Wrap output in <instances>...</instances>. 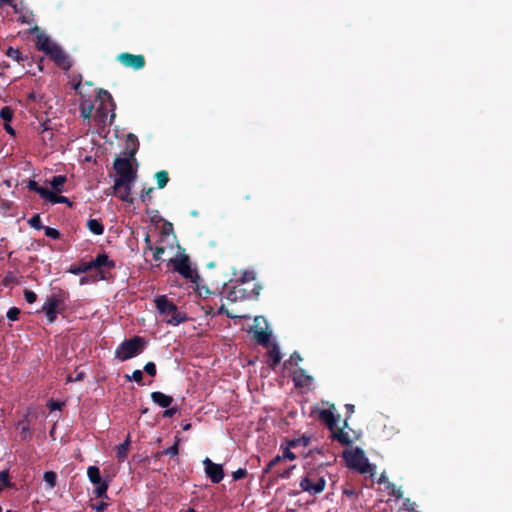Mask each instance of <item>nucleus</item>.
I'll list each match as a JSON object with an SVG mask.
<instances>
[{"instance_id": "f257e3e1", "label": "nucleus", "mask_w": 512, "mask_h": 512, "mask_svg": "<svg viewBox=\"0 0 512 512\" xmlns=\"http://www.w3.org/2000/svg\"><path fill=\"white\" fill-rule=\"evenodd\" d=\"M317 413L319 419L329 428L333 440L341 445L349 446L351 439L347 419H341L335 406L331 404L327 408L318 409Z\"/></svg>"}, {"instance_id": "f03ea898", "label": "nucleus", "mask_w": 512, "mask_h": 512, "mask_svg": "<svg viewBox=\"0 0 512 512\" xmlns=\"http://www.w3.org/2000/svg\"><path fill=\"white\" fill-rule=\"evenodd\" d=\"M66 180L67 178L64 175L54 176L49 182L52 190L46 187H41L36 181L31 180L28 183V188L32 191H35L41 196V198L52 204L68 203L69 201L66 197L58 195L59 193L63 192V187Z\"/></svg>"}, {"instance_id": "7ed1b4c3", "label": "nucleus", "mask_w": 512, "mask_h": 512, "mask_svg": "<svg viewBox=\"0 0 512 512\" xmlns=\"http://www.w3.org/2000/svg\"><path fill=\"white\" fill-rule=\"evenodd\" d=\"M154 302L163 321L167 324L177 326L184 321V314L179 312L177 307L165 295L156 297Z\"/></svg>"}, {"instance_id": "20e7f679", "label": "nucleus", "mask_w": 512, "mask_h": 512, "mask_svg": "<svg viewBox=\"0 0 512 512\" xmlns=\"http://www.w3.org/2000/svg\"><path fill=\"white\" fill-rule=\"evenodd\" d=\"M98 100L100 101V105L96 110V117L99 119V122L103 125L112 123L115 118V104L112 96L107 91L100 90L98 93Z\"/></svg>"}, {"instance_id": "39448f33", "label": "nucleus", "mask_w": 512, "mask_h": 512, "mask_svg": "<svg viewBox=\"0 0 512 512\" xmlns=\"http://www.w3.org/2000/svg\"><path fill=\"white\" fill-rule=\"evenodd\" d=\"M144 349V340L135 336L122 342L115 350V357L120 361H126L139 355Z\"/></svg>"}, {"instance_id": "423d86ee", "label": "nucleus", "mask_w": 512, "mask_h": 512, "mask_svg": "<svg viewBox=\"0 0 512 512\" xmlns=\"http://www.w3.org/2000/svg\"><path fill=\"white\" fill-rule=\"evenodd\" d=\"M376 465L369 462L364 450L359 447H354V471L360 474H368L371 481L374 482L376 475Z\"/></svg>"}, {"instance_id": "0eeeda50", "label": "nucleus", "mask_w": 512, "mask_h": 512, "mask_svg": "<svg viewBox=\"0 0 512 512\" xmlns=\"http://www.w3.org/2000/svg\"><path fill=\"white\" fill-rule=\"evenodd\" d=\"M299 486L304 492L316 495L324 490L326 481L323 477H319L315 473L309 472L300 480Z\"/></svg>"}, {"instance_id": "6e6552de", "label": "nucleus", "mask_w": 512, "mask_h": 512, "mask_svg": "<svg viewBox=\"0 0 512 512\" xmlns=\"http://www.w3.org/2000/svg\"><path fill=\"white\" fill-rule=\"evenodd\" d=\"M87 476L95 486V495L98 498L107 497L108 483L101 478L99 468L97 466H89L87 469Z\"/></svg>"}, {"instance_id": "1a4fd4ad", "label": "nucleus", "mask_w": 512, "mask_h": 512, "mask_svg": "<svg viewBox=\"0 0 512 512\" xmlns=\"http://www.w3.org/2000/svg\"><path fill=\"white\" fill-rule=\"evenodd\" d=\"M64 305V297L61 293L53 294L43 305V311L49 323H53L57 317L59 309Z\"/></svg>"}, {"instance_id": "9d476101", "label": "nucleus", "mask_w": 512, "mask_h": 512, "mask_svg": "<svg viewBox=\"0 0 512 512\" xmlns=\"http://www.w3.org/2000/svg\"><path fill=\"white\" fill-rule=\"evenodd\" d=\"M114 169L119 175L115 181L133 182L136 178V172L133 170L129 159H117L114 162Z\"/></svg>"}, {"instance_id": "9b49d317", "label": "nucleus", "mask_w": 512, "mask_h": 512, "mask_svg": "<svg viewBox=\"0 0 512 512\" xmlns=\"http://www.w3.org/2000/svg\"><path fill=\"white\" fill-rule=\"evenodd\" d=\"M170 262L173 265L175 271L181 274L186 279H193L194 272L191 268L189 258L184 254H179L175 258L171 259Z\"/></svg>"}, {"instance_id": "f8f14e48", "label": "nucleus", "mask_w": 512, "mask_h": 512, "mask_svg": "<svg viewBox=\"0 0 512 512\" xmlns=\"http://www.w3.org/2000/svg\"><path fill=\"white\" fill-rule=\"evenodd\" d=\"M266 328V320L263 317H256L251 329L255 333L257 341L263 345H268L270 339V333L266 331Z\"/></svg>"}, {"instance_id": "ddd939ff", "label": "nucleus", "mask_w": 512, "mask_h": 512, "mask_svg": "<svg viewBox=\"0 0 512 512\" xmlns=\"http://www.w3.org/2000/svg\"><path fill=\"white\" fill-rule=\"evenodd\" d=\"M205 466V473L213 483H219L223 477L224 472L220 464L213 463L209 458L203 460Z\"/></svg>"}, {"instance_id": "4468645a", "label": "nucleus", "mask_w": 512, "mask_h": 512, "mask_svg": "<svg viewBox=\"0 0 512 512\" xmlns=\"http://www.w3.org/2000/svg\"><path fill=\"white\" fill-rule=\"evenodd\" d=\"M118 60L126 67L134 69H141L145 65V60L142 55H133L129 53H122L118 56Z\"/></svg>"}, {"instance_id": "2eb2a0df", "label": "nucleus", "mask_w": 512, "mask_h": 512, "mask_svg": "<svg viewBox=\"0 0 512 512\" xmlns=\"http://www.w3.org/2000/svg\"><path fill=\"white\" fill-rule=\"evenodd\" d=\"M132 183L133 182L115 181L114 192L120 200L130 203L132 202V198L130 197Z\"/></svg>"}, {"instance_id": "dca6fc26", "label": "nucleus", "mask_w": 512, "mask_h": 512, "mask_svg": "<svg viewBox=\"0 0 512 512\" xmlns=\"http://www.w3.org/2000/svg\"><path fill=\"white\" fill-rule=\"evenodd\" d=\"M34 31L38 33L36 41L37 48L49 55L57 45L46 34L40 33L38 27H35Z\"/></svg>"}, {"instance_id": "f3484780", "label": "nucleus", "mask_w": 512, "mask_h": 512, "mask_svg": "<svg viewBox=\"0 0 512 512\" xmlns=\"http://www.w3.org/2000/svg\"><path fill=\"white\" fill-rule=\"evenodd\" d=\"M51 59L55 61V63L61 67L62 69H69L71 66L70 60L67 57V55L59 48V46H56L51 53L49 54Z\"/></svg>"}, {"instance_id": "a211bd4d", "label": "nucleus", "mask_w": 512, "mask_h": 512, "mask_svg": "<svg viewBox=\"0 0 512 512\" xmlns=\"http://www.w3.org/2000/svg\"><path fill=\"white\" fill-rule=\"evenodd\" d=\"M151 399L154 403L163 408L169 407L173 402V398L171 396L158 391L151 393Z\"/></svg>"}, {"instance_id": "6ab92c4d", "label": "nucleus", "mask_w": 512, "mask_h": 512, "mask_svg": "<svg viewBox=\"0 0 512 512\" xmlns=\"http://www.w3.org/2000/svg\"><path fill=\"white\" fill-rule=\"evenodd\" d=\"M293 379L297 386H309L313 383V378L307 375L303 369L295 371Z\"/></svg>"}, {"instance_id": "aec40b11", "label": "nucleus", "mask_w": 512, "mask_h": 512, "mask_svg": "<svg viewBox=\"0 0 512 512\" xmlns=\"http://www.w3.org/2000/svg\"><path fill=\"white\" fill-rule=\"evenodd\" d=\"M91 269L100 268L103 266L113 267L114 263L109 260L106 254H99L95 259L89 261Z\"/></svg>"}, {"instance_id": "412c9836", "label": "nucleus", "mask_w": 512, "mask_h": 512, "mask_svg": "<svg viewBox=\"0 0 512 512\" xmlns=\"http://www.w3.org/2000/svg\"><path fill=\"white\" fill-rule=\"evenodd\" d=\"M138 140L135 135L129 134L126 140V150L128 155L132 158L138 150Z\"/></svg>"}, {"instance_id": "4be33fe9", "label": "nucleus", "mask_w": 512, "mask_h": 512, "mask_svg": "<svg viewBox=\"0 0 512 512\" xmlns=\"http://www.w3.org/2000/svg\"><path fill=\"white\" fill-rule=\"evenodd\" d=\"M87 227L95 235L103 234L104 227L97 219L88 220Z\"/></svg>"}, {"instance_id": "5701e85b", "label": "nucleus", "mask_w": 512, "mask_h": 512, "mask_svg": "<svg viewBox=\"0 0 512 512\" xmlns=\"http://www.w3.org/2000/svg\"><path fill=\"white\" fill-rule=\"evenodd\" d=\"M269 357L271 360L270 365L275 367L282 359V355L280 352V348L275 344L269 352Z\"/></svg>"}, {"instance_id": "b1692460", "label": "nucleus", "mask_w": 512, "mask_h": 512, "mask_svg": "<svg viewBox=\"0 0 512 512\" xmlns=\"http://www.w3.org/2000/svg\"><path fill=\"white\" fill-rule=\"evenodd\" d=\"M91 270L89 262L81 263L79 265H73L69 268V272L74 275H78Z\"/></svg>"}, {"instance_id": "393cba45", "label": "nucleus", "mask_w": 512, "mask_h": 512, "mask_svg": "<svg viewBox=\"0 0 512 512\" xmlns=\"http://www.w3.org/2000/svg\"><path fill=\"white\" fill-rule=\"evenodd\" d=\"M81 115L84 119H90L93 112V105L90 101H83L80 106Z\"/></svg>"}, {"instance_id": "a878e982", "label": "nucleus", "mask_w": 512, "mask_h": 512, "mask_svg": "<svg viewBox=\"0 0 512 512\" xmlns=\"http://www.w3.org/2000/svg\"><path fill=\"white\" fill-rule=\"evenodd\" d=\"M129 445H130V440H129V438H127L122 444H120L117 447V457L119 460H123L126 458V455H127L128 449H129Z\"/></svg>"}, {"instance_id": "bb28decb", "label": "nucleus", "mask_w": 512, "mask_h": 512, "mask_svg": "<svg viewBox=\"0 0 512 512\" xmlns=\"http://www.w3.org/2000/svg\"><path fill=\"white\" fill-rule=\"evenodd\" d=\"M155 179L158 187L163 188L168 182V174L166 171H159L155 174Z\"/></svg>"}, {"instance_id": "cd10ccee", "label": "nucleus", "mask_w": 512, "mask_h": 512, "mask_svg": "<svg viewBox=\"0 0 512 512\" xmlns=\"http://www.w3.org/2000/svg\"><path fill=\"white\" fill-rule=\"evenodd\" d=\"M309 443V438L303 436L301 438H298V439H293L291 441L288 442V445L289 447H292V448H296L298 446H307Z\"/></svg>"}, {"instance_id": "c85d7f7f", "label": "nucleus", "mask_w": 512, "mask_h": 512, "mask_svg": "<svg viewBox=\"0 0 512 512\" xmlns=\"http://www.w3.org/2000/svg\"><path fill=\"white\" fill-rule=\"evenodd\" d=\"M0 117L5 123H9L13 118V111L9 107H3L0 111Z\"/></svg>"}, {"instance_id": "c756f323", "label": "nucleus", "mask_w": 512, "mask_h": 512, "mask_svg": "<svg viewBox=\"0 0 512 512\" xmlns=\"http://www.w3.org/2000/svg\"><path fill=\"white\" fill-rule=\"evenodd\" d=\"M282 450H283V453H282V459L284 460H289V461H293L296 459V455L291 451V448L292 447H289V445L287 444L286 447H284L283 445L281 446Z\"/></svg>"}, {"instance_id": "7c9ffc66", "label": "nucleus", "mask_w": 512, "mask_h": 512, "mask_svg": "<svg viewBox=\"0 0 512 512\" xmlns=\"http://www.w3.org/2000/svg\"><path fill=\"white\" fill-rule=\"evenodd\" d=\"M44 481L48 484L50 488L55 486L56 483V474L52 471H47L44 473Z\"/></svg>"}, {"instance_id": "2f4dec72", "label": "nucleus", "mask_w": 512, "mask_h": 512, "mask_svg": "<svg viewBox=\"0 0 512 512\" xmlns=\"http://www.w3.org/2000/svg\"><path fill=\"white\" fill-rule=\"evenodd\" d=\"M7 56L15 61H21L22 60V54L18 49H14L12 47L8 48L7 50Z\"/></svg>"}, {"instance_id": "473e14b6", "label": "nucleus", "mask_w": 512, "mask_h": 512, "mask_svg": "<svg viewBox=\"0 0 512 512\" xmlns=\"http://www.w3.org/2000/svg\"><path fill=\"white\" fill-rule=\"evenodd\" d=\"M151 252H153L154 260L160 261L162 259L163 254L165 253V248L164 246H156L155 248L153 247V250Z\"/></svg>"}, {"instance_id": "72a5a7b5", "label": "nucleus", "mask_w": 512, "mask_h": 512, "mask_svg": "<svg viewBox=\"0 0 512 512\" xmlns=\"http://www.w3.org/2000/svg\"><path fill=\"white\" fill-rule=\"evenodd\" d=\"M129 381H135L137 383H141L143 379V373L141 370H135L131 376H126Z\"/></svg>"}, {"instance_id": "f704fd0d", "label": "nucleus", "mask_w": 512, "mask_h": 512, "mask_svg": "<svg viewBox=\"0 0 512 512\" xmlns=\"http://www.w3.org/2000/svg\"><path fill=\"white\" fill-rule=\"evenodd\" d=\"M45 235L47 237H50L52 239H58L60 236V233L57 229L51 228V227H44Z\"/></svg>"}, {"instance_id": "c9c22d12", "label": "nucleus", "mask_w": 512, "mask_h": 512, "mask_svg": "<svg viewBox=\"0 0 512 512\" xmlns=\"http://www.w3.org/2000/svg\"><path fill=\"white\" fill-rule=\"evenodd\" d=\"M20 314V310L16 307H12L7 311V318L11 321H15L18 319Z\"/></svg>"}, {"instance_id": "e433bc0d", "label": "nucleus", "mask_w": 512, "mask_h": 512, "mask_svg": "<svg viewBox=\"0 0 512 512\" xmlns=\"http://www.w3.org/2000/svg\"><path fill=\"white\" fill-rule=\"evenodd\" d=\"M343 458L345 460V463L348 468L352 467V450L350 448H347L343 452Z\"/></svg>"}, {"instance_id": "4c0bfd02", "label": "nucleus", "mask_w": 512, "mask_h": 512, "mask_svg": "<svg viewBox=\"0 0 512 512\" xmlns=\"http://www.w3.org/2000/svg\"><path fill=\"white\" fill-rule=\"evenodd\" d=\"M144 371L152 377L155 376L156 375L155 364L153 362L146 363V365L144 366Z\"/></svg>"}, {"instance_id": "58836bf2", "label": "nucleus", "mask_w": 512, "mask_h": 512, "mask_svg": "<svg viewBox=\"0 0 512 512\" xmlns=\"http://www.w3.org/2000/svg\"><path fill=\"white\" fill-rule=\"evenodd\" d=\"M29 224L36 228V229H41L42 228V225H41V219H40V216L39 215H34L30 220H29Z\"/></svg>"}, {"instance_id": "ea45409f", "label": "nucleus", "mask_w": 512, "mask_h": 512, "mask_svg": "<svg viewBox=\"0 0 512 512\" xmlns=\"http://www.w3.org/2000/svg\"><path fill=\"white\" fill-rule=\"evenodd\" d=\"M24 296H25V300L30 304L34 303L37 298V295L31 290H25Z\"/></svg>"}, {"instance_id": "a19ab883", "label": "nucleus", "mask_w": 512, "mask_h": 512, "mask_svg": "<svg viewBox=\"0 0 512 512\" xmlns=\"http://www.w3.org/2000/svg\"><path fill=\"white\" fill-rule=\"evenodd\" d=\"M246 475H247V470L239 468L233 472L232 477L234 480H240V479L246 477Z\"/></svg>"}, {"instance_id": "79ce46f5", "label": "nucleus", "mask_w": 512, "mask_h": 512, "mask_svg": "<svg viewBox=\"0 0 512 512\" xmlns=\"http://www.w3.org/2000/svg\"><path fill=\"white\" fill-rule=\"evenodd\" d=\"M153 191V188H148V189H143L142 192H141V200L143 202H146L148 201L150 198H151V192Z\"/></svg>"}, {"instance_id": "37998d69", "label": "nucleus", "mask_w": 512, "mask_h": 512, "mask_svg": "<svg viewBox=\"0 0 512 512\" xmlns=\"http://www.w3.org/2000/svg\"><path fill=\"white\" fill-rule=\"evenodd\" d=\"M255 279V274L253 271H246L242 275V281L248 282Z\"/></svg>"}, {"instance_id": "c03bdc74", "label": "nucleus", "mask_w": 512, "mask_h": 512, "mask_svg": "<svg viewBox=\"0 0 512 512\" xmlns=\"http://www.w3.org/2000/svg\"><path fill=\"white\" fill-rule=\"evenodd\" d=\"M84 376H85L84 372H82V371L78 372L75 377L68 376L67 382L82 381L84 379Z\"/></svg>"}, {"instance_id": "a18cd8bd", "label": "nucleus", "mask_w": 512, "mask_h": 512, "mask_svg": "<svg viewBox=\"0 0 512 512\" xmlns=\"http://www.w3.org/2000/svg\"><path fill=\"white\" fill-rule=\"evenodd\" d=\"M165 453L169 454L170 456H176L178 454V443H175L173 446L166 449Z\"/></svg>"}, {"instance_id": "49530a36", "label": "nucleus", "mask_w": 512, "mask_h": 512, "mask_svg": "<svg viewBox=\"0 0 512 512\" xmlns=\"http://www.w3.org/2000/svg\"><path fill=\"white\" fill-rule=\"evenodd\" d=\"M282 455H277L274 457L270 463L268 464L267 470L272 469L276 464H278L280 461H282Z\"/></svg>"}, {"instance_id": "de8ad7c7", "label": "nucleus", "mask_w": 512, "mask_h": 512, "mask_svg": "<svg viewBox=\"0 0 512 512\" xmlns=\"http://www.w3.org/2000/svg\"><path fill=\"white\" fill-rule=\"evenodd\" d=\"M296 466L295 465H292L290 466L288 469H286L285 471H283L282 473L279 474V477L283 478V479H288L291 475V472L292 470L295 468Z\"/></svg>"}, {"instance_id": "09e8293b", "label": "nucleus", "mask_w": 512, "mask_h": 512, "mask_svg": "<svg viewBox=\"0 0 512 512\" xmlns=\"http://www.w3.org/2000/svg\"><path fill=\"white\" fill-rule=\"evenodd\" d=\"M178 409L176 407L168 408L164 411L163 416L164 417H172L177 413Z\"/></svg>"}, {"instance_id": "8fccbe9b", "label": "nucleus", "mask_w": 512, "mask_h": 512, "mask_svg": "<svg viewBox=\"0 0 512 512\" xmlns=\"http://www.w3.org/2000/svg\"><path fill=\"white\" fill-rule=\"evenodd\" d=\"M0 484L8 485V473L6 471H0Z\"/></svg>"}, {"instance_id": "3c124183", "label": "nucleus", "mask_w": 512, "mask_h": 512, "mask_svg": "<svg viewBox=\"0 0 512 512\" xmlns=\"http://www.w3.org/2000/svg\"><path fill=\"white\" fill-rule=\"evenodd\" d=\"M21 425V433L24 438H27L30 435V428L28 425L20 424Z\"/></svg>"}, {"instance_id": "603ef678", "label": "nucleus", "mask_w": 512, "mask_h": 512, "mask_svg": "<svg viewBox=\"0 0 512 512\" xmlns=\"http://www.w3.org/2000/svg\"><path fill=\"white\" fill-rule=\"evenodd\" d=\"M387 488H391L392 489V495L393 496H395L397 498L402 497V493L399 490L398 491L395 490V485L394 484L388 483Z\"/></svg>"}, {"instance_id": "864d4df0", "label": "nucleus", "mask_w": 512, "mask_h": 512, "mask_svg": "<svg viewBox=\"0 0 512 512\" xmlns=\"http://www.w3.org/2000/svg\"><path fill=\"white\" fill-rule=\"evenodd\" d=\"M48 406H49L50 410L54 411V410L60 409L61 406H62V403L55 402V401H50L48 403Z\"/></svg>"}, {"instance_id": "5fc2aeb1", "label": "nucleus", "mask_w": 512, "mask_h": 512, "mask_svg": "<svg viewBox=\"0 0 512 512\" xmlns=\"http://www.w3.org/2000/svg\"><path fill=\"white\" fill-rule=\"evenodd\" d=\"M107 507L105 502H100L94 506L97 512H102Z\"/></svg>"}, {"instance_id": "6e6d98bb", "label": "nucleus", "mask_w": 512, "mask_h": 512, "mask_svg": "<svg viewBox=\"0 0 512 512\" xmlns=\"http://www.w3.org/2000/svg\"><path fill=\"white\" fill-rule=\"evenodd\" d=\"M290 361L291 362H295V363H298L299 361H302V358L301 356L298 354V353H293L290 357Z\"/></svg>"}, {"instance_id": "4d7b16f0", "label": "nucleus", "mask_w": 512, "mask_h": 512, "mask_svg": "<svg viewBox=\"0 0 512 512\" xmlns=\"http://www.w3.org/2000/svg\"><path fill=\"white\" fill-rule=\"evenodd\" d=\"M4 128L10 135L15 134L14 129L9 125V123H5Z\"/></svg>"}, {"instance_id": "13d9d810", "label": "nucleus", "mask_w": 512, "mask_h": 512, "mask_svg": "<svg viewBox=\"0 0 512 512\" xmlns=\"http://www.w3.org/2000/svg\"><path fill=\"white\" fill-rule=\"evenodd\" d=\"M145 242L147 244V247H146L145 251L146 250L152 251L153 250V246L151 245L150 238H149L148 235L145 238Z\"/></svg>"}, {"instance_id": "bf43d9fd", "label": "nucleus", "mask_w": 512, "mask_h": 512, "mask_svg": "<svg viewBox=\"0 0 512 512\" xmlns=\"http://www.w3.org/2000/svg\"><path fill=\"white\" fill-rule=\"evenodd\" d=\"M385 482H386V475H385V473L383 472V473L379 476V478L377 479V483H379V484H383V483H385Z\"/></svg>"}, {"instance_id": "052dcab7", "label": "nucleus", "mask_w": 512, "mask_h": 512, "mask_svg": "<svg viewBox=\"0 0 512 512\" xmlns=\"http://www.w3.org/2000/svg\"><path fill=\"white\" fill-rule=\"evenodd\" d=\"M86 283H88V278H87V277H82V278H80V284H81V285H84V284H86Z\"/></svg>"}, {"instance_id": "680f3d73", "label": "nucleus", "mask_w": 512, "mask_h": 512, "mask_svg": "<svg viewBox=\"0 0 512 512\" xmlns=\"http://www.w3.org/2000/svg\"><path fill=\"white\" fill-rule=\"evenodd\" d=\"M190 427H191V424H189V423H188V424H185V425L183 426V429H184V430H189V429H190Z\"/></svg>"}, {"instance_id": "e2e57ef3", "label": "nucleus", "mask_w": 512, "mask_h": 512, "mask_svg": "<svg viewBox=\"0 0 512 512\" xmlns=\"http://www.w3.org/2000/svg\"><path fill=\"white\" fill-rule=\"evenodd\" d=\"M167 238H168V240H169V239H171V240H172V242H175V241H176V238H175V236H174V235H172L171 237H170L169 235H167Z\"/></svg>"}, {"instance_id": "0e129e2a", "label": "nucleus", "mask_w": 512, "mask_h": 512, "mask_svg": "<svg viewBox=\"0 0 512 512\" xmlns=\"http://www.w3.org/2000/svg\"><path fill=\"white\" fill-rule=\"evenodd\" d=\"M354 438L359 439L360 438V434H356V432L354 431Z\"/></svg>"}, {"instance_id": "69168bd1", "label": "nucleus", "mask_w": 512, "mask_h": 512, "mask_svg": "<svg viewBox=\"0 0 512 512\" xmlns=\"http://www.w3.org/2000/svg\"><path fill=\"white\" fill-rule=\"evenodd\" d=\"M345 494H347V495H351V494H352V491H350V490H345Z\"/></svg>"}, {"instance_id": "338daca9", "label": "nucleus", "mask_w": 512, "mask_h": 512, "mask_svg": "<svg viewBox=\"0 0 512 512\" xmlns=\"http://www.w3.org/2000/svg\"><path fill=\"white\" fill-rule=\"evenodd\" d=\"M284 512H294V510H292V509H287V510H285Z\"/></svg>"}, {"instance_id": "774afa93", "label": "nucleus", "mask_w": 512, "mask_h": 512, "mask_svg": "<svg viewBox=\"0 0 512 512\" xmlns=\"http://www.w3.org/2000/svg\"><path fill=\"white\" fill-rule=\"evenodd\" d=\"M6 512H12V511H10V510H7Z\"/></svg>"}]
</instances>
